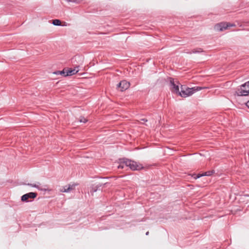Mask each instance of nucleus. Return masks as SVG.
<instances>
[{
    "instance_id": "a211bd4d",
    "label": "nucleus",
    "mask_w": 249,
    "mask_h": 249,
    "mask_svg": "<svg viewBox=\"0 0 249 249\" xmlns=\"http://www.w3.org/2000/svg\"><path fill=\"white\" fill-rule=\"evenodd\" d=\"M95 191H96V190L95 189V190H94L93 191L91 190L90 192H91V193H93L94 192H95Z\"/></svg>"
},
{
    "instance_id": "39448f33",
    "label": "nucleus",
    "mask_w": 249,
    "mask_h": 249,
    "mask_svg": "<svg viewBox=\"0 0 249 249\" xmlns=\"http://www.w3.org/2000/svg\"><path fill=\"white\" fill-rule=\"evenodd\" d=\"M179 83L177 81H175L173 79H171L170 81V90L175 94L178 95L180 91L179 89Z\"/></svg>"
},
{
    "instance_id": "0eeeda50",
    "label": "nucleus",
    "mask_w": 249,
    "mask_h": 249,
    "mask_svg": "<svg viewBox=\"0 0 249 249\" xmlns=\"http://www.w3.org/2000/svg\"><path fill=\"white\" fill-rule=\"evenodd\" d=\"M37 194L35 193H29L23 195L21 197V200L22 201H27L29 198H35L36 197Z\"/></svg>"
},
{
    "instance_id": "20e7f679",
    "label": "nucleus",
    "mask_w": 249,
    "mask_h": 249,
    "mask_svg": "<svg viewBox=\"0 0 249 249\" xmlns=\"http://www.w3.org/2000/svg\"><path fill=\"white\" fill-rule=\"evenodd\" d=\"M234 24L227 22H221L216 24L214 26L215 30L217 31H223L228 29L230 27L234 26Z\"/></svg>"
},
{
    "instance_id": "aec40b11",
    "label": "nucleus",
    "mask_w": 249,
    "mask_h": 249,
    "mask_svg": "<svg viewBox=\"0 0 249 249\" xmlns=\"http://www.w3.org/2000/svg\"><path fill=\"white\" fill-rule=\"evenodd\" d=\"M62 26H67V24L65 23V24H63Z\"/></svg>"
},
{
    "instance_id": "f03ea898",
    "label": "nucleus",
    "mask_w": 249,
    "mask_h": 249,
    "mask_svg": "<svg viewBox=\"0 0 249 249\" xmlns=\"http://www.w3.org/2000/svg\"><path fill=\"white\" fill-rule=\"evenodd\" d=\"M123 163H125V166L129 167L132 170H139L143 169L144 167L139 162L129 160H125Z\"/></svg>"
},
{
    "instance_id": "1a4fd4ad",
    "label": "nucleus",
    "mask_w": 249,
    "mask_h": 249,
    "mask_svg": "<svg viewBox=\"0 0 249 249\" xmlns=\"http://www.w3.org/2000/svg\"><path fill=\"white\" fill-rule=\"evenodd\" d=\"M213 171H210L205 172L203 174H198L196 176L194 175H193V177L195 179H197V178H198L203 176H211L213 174Z\"/></svg>"
},
{
    "instance_id": "6e6552de",
    "label": "nucleus",
    "mask_w": 249,
    "mask_h": 249,
    "mask_svg": "<svg viewBox=\"0 0 249 249\" xmlns=\"http://www.w3.org/2000/svg\"><path fill=\"white\" fill-rule=\"evenodd\" d=\"M65 70H66V76H71L78 72V70H77L76 69L65 68Z\"/></svg>"
},
{
    "instance_id": "423d86ee",
    "label": "nucleus",
    "mask_w": 249,
    "mask_h": 249,
    "mask_svg": "<svg viewBox=\"0 0 249 249\" xmlns=\"http://www.w3.org/2000/svg\"><path fill=\"white\" fill-rule=\"evenodd\" d=\"M130 86V83L125 80L121 81L118 85L117 87L120 88V90L123 91L128 89Z\"/></svg>"
},
{
    "instance_id": "412c9836",
    "label": "nucleus",
    "mask_w": 249,
    "mask_h": 249,
    "mask_svg": "<svg viewBox=\"0 0 249 249\" xmlns=\"http://www.w3.org/2000/svg\"><path fill=\"white\" fill-rule=\"evenodd\" d=\"M148 234H149V232H148V231H147V232H146V235H148Z\"/></svg>"
},
{
    "instance_id": "f3484780",
    "label": "nucleus",
    "mask_w": 249,
    "mask_h": 249,
    "mask_svg": "<svg viewBox=\"0 0 249 249\" xmlns=\"http://www.w3.org/2000/svg\"><path fill=\"white\" fill-rule=\"evenodd\" d=\"M84 74V73H79L78 75L79 76H82Z\"/></svg>"
},
{
    "instance_id": "dca6fc26",
    "label": "nucleus",
    "mask_w": 249,
    "mask_h": 249,
    "mask_svg": "<svg viewBox=\"0 0 249 249\" xmlns=\"http://www.w3.org/2000/svg\"><path fill=\"white\" fill-rule=\"evenodd\" d=\"M30 185H31V186H32V187H36L37 186H36V185H35V184H34V185H33V184H31Z\"/></svg>"
},
{
    "instance_id": "6ab92c4d",
    "label": "nucleus",
    "mask_w": 249,
    "mask_h": 249,
    "mask_svg": "<svg viewBox=\"0 0 249 249\" xmlns=\"http://www.w3.org/2000/svg\"><path fill=\"white\" fill-rule=\"evenodd\" d=\"M65 1H71L72 0H65Z\"/></svg>"
},
{
    "instance_id": "7ed1b4c3",
    "label": "nucleus",
    "mask_w": 249,
    "mask_h": 249,
    "mask_svg": "<svg viewBox=\"0 0 249 249\" xmlns=\"http://www.w3.org/2000/svg\"><path fill=\"white\" fill-rule=\"evenodd\" d=\"M238 96H247L249 94V81L241 86L236 92Z\"/></svg>"
},
{
    "instance_id": "f8f14e48",
    "label": "nucleus",
    "mask_w": 249,
    "mask_h": 249,
    "mask_svg": "<svg viewBox=\"0 0 249 249\" xmlns=\"http://www.w3.org/2000/svg\"><path fill=\"white\" fill-rule=\"evenodd\" d=\"M52 23L54 25L58 26L61 25V21L59 19H54L53 20Z\"/></svg>"
},
{
    "instance_id": "f257e3e1",
    "label": "nucleus",
    "mask_w": 249,
    "mask_h": 249,
    "mask_svg": "<svg viewBox=\"0 0 249 249\" xmlns=\"http://www.w3.org/2000/svg\"><path fill=\"white\" fill-rule=\"evenodd\" d=\"M202 88L199 87H195L192 88H188L184 85L180 87V91L178 95L182 97H187L193 94L195 92L201 89Z\"/></svg>"
},
{
    "instance_id": "9d476101",
    "label": "nucleus",
    "mask_w": 249,
    "mask_h": 249,
    "mask_svg": "<svg viewBox=\"0 0 249 249\" xmlns=\"http://www.w3.org/2000/svg\"><path fill=\"white\" fill-rule=\"evenodd\" d=\"M74 188L73 187V186H65L63 187L61 189L60 191L62 192H70L71 190H73Z\"/></svg>"
},
{
    "instance_id": "ddd939ff",
    "label": "nucleus",
    "mask_w": 249,
    "mask_h": 249,
    "mask_svg": "<svg viewBox=\"0 0 249 249\" xmlns=\"http://www.w3.org/2000/svg\"><path fill=\"white\" fill-rule=\"evenodd\" d=\"M125 160V159H122V160H120V164H119V165L118 166V168H121V169L124 168V166L125 165V163H123V162H124V161Z\"/></svg>"
},
{
    "instance_id": "4468645a",
    "label": "nucleus",
    "mask_w": 249,
    "mask_h": 249,
    "mask_svg": "<svg viewBox=\"0 0 249 249\" xmlns=\"http://www.w3.org/2000/svg\"><path fill=\"white\" fill-rule=\"evenodd\" d=\"M87 121H88V120L84 117H81L80 118V119H79V122H80L81 123H85Z\"/></svg>"
},
{
    "instance_id": "2eb2a0df",
    "label": "nucleus",
    "mask_w": 249,
    "mask_h": 249,
    "mask_svg": "<svg viewBox=\"0 0 249 249\" xmlns=\"http://www.w3.org/2000/svg\"><path fill=\"white\" fill-rule=\"evenodd\" d=\"M246 105L248 107V108H249V100L247 102Z\"/></svg>"
},
{
    "instance_id": "9b49d317",
    "label": "nucleus",
    "mask_w": 249,
    "mask_h": 249,
    "mask_svg": "<svg viewBox=\"0 0 249 249\" xmlns=\"http://www.w3.org/2000/svg\"><path fill=\"white\" fill-rule=\"evenodd\" d=\"M66 70H65V68H64L61 71H57L53 72V73L54 74H56V75L60 74V75H62L66 77Z\"/></svg>"
}]
</instances>
